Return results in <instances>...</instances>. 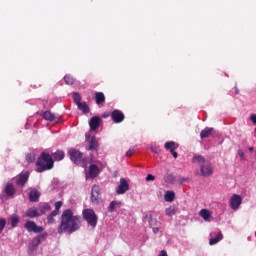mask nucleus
<instances>
[{
    "mask_svg": "<svg viewBox=\"0 0 256 256\" xmlns=\"http://www.w3.org/2000/svg\"><path fill=\"white\" fill-rule=\"evenodd\" d=\"M81 225V216L73 215V210L66 209L61 215V222L58 225V233L59 235H63V233L71 235L72 233L79 231Z\"/></svg>",
    "mask_w": 256,
    "mask_h": 256,
    "instance_id": "1",
    "label": "nucleus"
},
{
    "mask_svg": "<svg viewBox=\"0 0 256 256\" xmlns=\"http://www.w3.org/2000/svg\"><path fill=\"white\" fill-rule=\"evenodd\" d=\"M37 165V173H43L45 171H51L55 165V160H53V157L49 155L47 152H42L40 154V157L36 161Z\"/></svg>",
    "mask_w": 256,
    "mask_h": 256,
    "instance_id": "2",
    "label": "nucleus"
},
{
    "mask_svg": "<svg viewBox=\"0 0 256 256\" xmlns=\"http://www.w3.org/2000/svg\"><path fill=\"white\" fill-rule=\"evenodd\" d=\"M68 154L70 156L71 161H73L75 165H81L82 167H87V159L83 157V153H81V151L75 148H71L68 151Z\"/></svg>",
    "mask_w": 256,
    "mask_h": 256,
    "instance_id": "3",
    "label": "nucleus"
},
{
    "mask_svg": "<svg viewBox=\"0 0 256 256\" xmlns=\"http://www.w3.org/2000/svg\"><path fill=\"white\" fill-rule=\"evenodd\" d=\"M83 219L92 227L95 229L97 227V221H99V218L97 217V214H95V211L93 209H84L82 212Z\"/></svg>",
    "mask_w": 256,
    "mask_h": 256,
    "instance_id": "4",
    "label": "nucleus"
},
{
    "mask_svg": "<svg viewBox=\"0 0 256 256\" xmlns=\"http://www.w3.org/2000/svg\"><path fill=\"white\" fill-rule=\"evenodd\" d=\"M45 239H47V232H44V233L34 237L28 246V253L29 254L33 253V251H35V249H37L39 247V245H41V243H43V241H45Z\"/></svg>",
    "mask_w": 256,
    "mask_h": 256,
    "instance_id": "5",
    "label": "nucleus"
},
{
    "mask_svg": "<svg viewBox=\"0 0 256 256\" xmlns=\"http://www.w3.org/2000/svg\"><path fill=\"white\" fill-rule=\"evenodd\" d=\"M28 233H43V226H38L34 221H27L24 225Z\"/></svg>",
    "mask_w": 256,
    "mask_h": 256,
    "instance_id": "6",
    "label": "nucleus"
},
{
    "mask_svg": "<svg viewBox=\"0 0 256 256\" xmlns=\"http://www.w3.org/2000/svg\"><path fill=\"white\" fill-rule=\"evenodd\" d=\"M243 203V199L238 194H233L230 198V207L233 209V211H237L239 207H241V204Z\"/></svg>",
    "mask_w": 256,
    "mask_h": 256,
    "instance_id": "7",
    "label": "nucleus"
},
{
    "mask_svg": "<svg viewBox=\"0 0 256 256\" xmlns=\"http://www.w3.org/2000/svg\"><path fill=\"white\" fill-rule=\"evenodd\" d=\"M86 141L89 144L88 151H99V141L97 140V138H95V136H87Z\"/></svg>",
    "mask_w": 256,
    "mask_h": 256,
    "instance_id": "8",
    "label": "nucleus"
},
{
    "mask_svg": "<svg viewBox=\"0 0 256 256\" xmlns=\"http://www.w3.org/2000/svg\"><path fill=\"white\" fill-rule=\"evenodd\" d=\"M100 199H101V188H99V186L97 185L92 186L91 202L94 203V205H97Z\"/></svg>",
    "mask_w": 256,
    "mask_h": 256,
    "instance_id": "9",
    "label": "nucleus"
},
{
    "mask_svg": "<svg viewBox=\"0 0 256 256\" xmlns=\"http://www.w3.org/2000/svg\"><path fill=\"white\" fill-rule=\"evenodd\" d=\"M29 175H30L29 171L20 173L16 177V185H18V187H25V185L27 184V181H29Z\"/></svg>",
    "mask_w": 256,
    "mask_h": 256,
    "instance_id": "10",
    "label": "nucleus"
},
{
    "mask_svg": "<svg viewBox=\"0 0 256 256\" xmlns=\"http://www.w3.org/2000/svg\"><path fill=\"white\" fill-rule=\"evenodd\" d=\"M127 191H129V183H127L125 178H121L120 184L116 189V193L117 195H124V193H127Z\"/></svg>",
    "mask_w": 256,
    "mask_h": 256,
    "instance_id": "11",
    "label": "nucleus"
},
{
    "mask_svg": "<svg viewBox=\"0 0 256 256\" xmlns=\"http://www.w3.org/2000/svg\"><path fill=\"white\" fill-rule=\"evenodd\" d=\"M111 119L114 123H123L125 121V114L120 110H114L111 113Z\"/></svg>",
    "mask_w": 256,
    "mask_h": 256,
    "instance_id": "12",
    "label": "nucleus"
},
{
    "mask_svg": "<svg viewBox=\"0 0 256 256\" xmlns=\"http://www.w3.org/2000/svg\"><path fill=\"white\" fill-rule=\"evenodd\" d=\"M200 171L202 177H209V175H213V167L209 162H206L204 165L200 166Z\"/></svg>",
    "mask_w": 256,
    "mask_h": 256,
    "instance_id": "13",
    "label": "nucleus"
},
{
    "mask_svg": "<svg viewBox=\"0 0 256 256\" xmlns=\"http://www.w3.org/2000/svg\"><path fill=\"white\" fill-rule=\"evenodd\" d=\"M99 125H101V118L99 116H94L90 119L89 126L91 131H97Z\"/></svg>",
    "mask_w": 256,
    "mask_h": 256,
    "instance_id": "14",
    "label": "nucleus"
},
{
    "mask_svg": "<svg viewBox=\"0 0 256 256\" xmlns=\"http://www.w3.org/2000/svg\"><path fill=\"white\" fill-rule=\"evenodd\" d=\"M26 217L35 219V217H41V213L39 212V209L30 208L26 211Z\"/></svg>",
    "mask_w": 256,
    "mask_h": 256,
    "instance_id": "15",
    "label": "nucleus"
},
{
    "mask_svg": "<svg viewBox=\"0 0 256 256\" xmlns=\"http://www.w3.org/2000/svg\"><path fill=\"white\" fill-rule=\"evenodd\" d=\"M164 149L166 151H176V149H179V144L175 143L174 141H169L164 144Z\"/></svg>",
    "mask_w": 256,
    "mask_h": 256,
    "instance_id": "16",
    "label": "nucleus"
},
{
    "mask_svg": "<svg viewBox=\"0 0 256 256\" xmlns=\"http://www.w3.org/2000/svg\"><path fill=\"white\" fill-rule=\"evenodd\" d=\"M97 175H99V166L95 164L90 165L89 176L91 177V179H95Z\"/></svg>",
    "mask_w": 256,
    "mask_h": 256,
    "instance_id": "17",
    "label": "nucleus"
},
{
    "mask_svg": "<svg viewBox=\"0 0 256 256\" xmlns=\"http://www.w3.org/2000/svg\"><path fill=\"white\" fill-rule=\"evenodd\" d=\"M4 193H6L8 197H13V195L17 193V189H15V186H13V184H7L5 186Z\"/></svg>",
    "mask_w": 256,
    "mask_h": 256,
    "instance_id": "18",
    "label": "nucleus"
},
{
    "mask_svg": "<svg viewBox=\"0 0 256 256\" xmlns=\"http://www.w3.org/2000/svg\"><path fill=\"white\" fill-rule=\"evenodd\" d=\"M213 128L206 127L200 132L201 139H207L213 135Z\"/></svg>",
    "mask_w": 256,
    "mask_h": 256,
    "instance_id": "19",
    "label": "nucleus"
},
{
    "mask_svg": "<svg viewBox=\"0 0 256 256\" xmlns=\"http://www.w3.org/2000/svg\"><path fill=\"white\" fill-rule=\"evenodd\" d=\"M38 211L41 215H45L47 211H51V205L49 203H41L39 204Z\"/></svg>",
    "mask_w": 256,
    "mask_h": 256,
    "instance_id": "20",
    "label": "nucleus"
},
{
    "mask_svg": "<svg viewBox=\"0 0 256 256\" xmlns=\"http://www.w3.org/2000/svg\"><path fill=\"white\" fill-rule=\"evenodd\" d=\"M95 101L96 105H103L105 103V94L103 92H96Z\"/></svg>",
    "mask_w": 256,
    "mask_h": 256,
    "instance_id": "21",
    "label": "nucleus"
},
{
    "mask_svg": "<svg viewBox=\"0 0 256 256\" xmlns=\"http://www.w3.org/2000/svg\"><path fill=\"white\" fill-rule=\"evenodd\" d=\"M40 193L37 190H32L29 193V199L31 201V203H37V201H39V197H40Z\"/></svg>",
    "mask_w": 256,
    "mask_h": 256,
    "instance_id": "22",
    "label": "nucleus"
},
{
    "mask_svg": "<svg viewBox=\"0 0 256 256\" xmlns=\"http://www.w3.org/2000/svg\"><path fill=\"white\" fill-rule=\"evenodd\" d=\"M54 161H63L65 159V152L58 150L52 154Z\"/></svg>",
    "mask_w": 256,
    "mask_h": 256,
    "instance_id": "23",
    "label": "nucleus"
},
{
    "mask_svg": "<svg viewBox=\"0 0 256 256\" xmlns=\"http://www.w3.org/2000/svg\"><path fill=\"white\" fill-rule=\"evenodd\" d=\"M199 215L204 221H209V219H211V212L207 209L200 210Z\"/></svg>",
    "mask_w": 256,
    "mask_h": 256,
    "instance_id": "24",
    "label": "nucleus"
},
{
    "mask_svg": "<svg viewBox=\"0 0 256 256\" xmlns=\"http://www.w3.org/2000/svg\"><path fill=\"white\" fill-rule=\"evenodd\" d=\"M42 117L46 121H55V119H57V117H55V114L51 113V111L44 112Z\"/></svg>",
    "mask_w": 256,
    "mask_h": 256,
    "instance_id": "25",
    "label": "nucleus"
},
{
    "mask_svg": "<svg viewBox=\"0 0 256 256\" xmlns=\"http://www.w3.org/2000/svg\"><path fill=\"white\" fill-rule=\"evenodd\" d=\"M223 239V233L219 232L216 237L209 240V245H217L219 241Z\"/></svg>",
    "mask_w": 256,
    "mask_h": 256,
    "instance_id": "26",
    "label": "nucleus"
},
{
    "mask_svg": "<svg viewBox=\"0 0 256 256\" xmlns=\"http://www.w3.org/2000/svg\"><path fill=\"white\" fill-rule=\"evenodd\" d=\"M78 109L80 111H83V113L87 114L89 113V105H87V102H81L80 104L77 105Z\"/></svg>",
    "mask_w": 256,
    "mask_h": 256,
    "instance_id": "27",
    "label": "nucleus"
},
{
    "mask_svg": "<svg viewBox=\"0 0 256 256\" xmlns=\"http://www.w3.org/2000/svg\"><path fill=\"white\" fill-rule=\"evenodd\" d=\"M165 201H168L169 203L175 201V192L167 191L165 194Z\"/></svg>",
    "mask_w": 256,
    "mask_h": 256,
    "instance_id": "28",
    "label": "nucleus"
},
{
    "mask_svg": "<svg viewBox=\"0 0 256 256\" xmlns=\"http://www.w3.org/2000/svg\"><path fill=\"white\" fill-rule=\"evenodd\" d=\"M165 213L168 217H173L177 213V208L175 206H170L165 210Z\"/></svg>",
    "mask_w": 256,
    "mask_h": 256,
    "instance_id": "29",
    "label": "nucleus"
},
{
    "mask_svg": "<svg viewBox=\"0 0 256 256\" xmlns=\"http://www.w3.org/2000/svg\"><path fill=\"white\" fill-rule=\"evenodd\" d=\"M193 161H194V163H198L200 165V167L207 163L205 161V158H203V156H196V157L193 158Z\"/></svg>",
    "mask_w": 256,
    "mask_h": 256,
    "instance_id": "30",
    "label": "nucleus"
},
{
    "mask_svg": "<svg viewBox=\"0 0 256 256\" xmlns=\"http://www.w3.org/2000/svg\"><path fill=\"white\" fill-rule=\"evenodd\" d=\"M64 81H65L66 85H73V83H75V78H73V76H71V75H65Z\"/></svg>",
    "mask_w": 256,
    "mask_h": 256,
    "instance_id": "31",
    "label": "nucleus"
},
{
    "mask_svg": "<svg viewBox=\"0 0 256 256\" xmlns=\"http://www.w3.org/2000/svg\"><path fill=\"white\" fill-rule=\"evenodd\" d=\"M10 223H11V227H12V228L17 227V225H19V217H17V216H11V217H10Z\"/></svg>",
    "mask_w": 256,
    "mask_h": 256,
    "instance_id": "32",
    "label": "nucleus"
},
{
    "mask_svg": "<svg viewBox=\"0 0 256 256\" xmlns=\"http://www.w3.org/2000/svg\"><path fill=\"white\" fill-rule=\"evenodd\" d=\"M73 101L76 105H79L81 103V95L77 92L73 93Z\"/></svg>",
    "mask_w": 256,
    "mask_h": 256,
    "instance_id": "33",
    "label": "nucleus"
},
{
    "mask_svg": "<svg viewBox=\"0 0 256 256\" xmlns=\"http://www.w3.org/2000/svg\"><path fill=\"white\" fill-rule=\"evenodd\" d=\"M117 205H119V202L112 201L108 208L109 213H113L115 211V208L117 207Z\"/></svg>",
    "mask_w": 256,
    "mask_h": 256,
    "instance_id": "34",
    "label": "nucleus"
},
{
    "mask_svg": "<svg viewBox=\"0 0 256 256\" xmlns=\"http://www.w3.org/2000/svg\"><path fill=\"white\" fill-rule=\"evenodd\" d=\"M26 161H27V163H34L35 162V154L28 153L26 155Z\"/></svg>",
    "mask_w": 256,
    "mask_h": 256,
    "instance_id": "35",
    "label": "nucleus"
},
{
    "mask_svg": "<svg viewBox=\"0 0 256 256\" xmlns=\"http://www.w3.org/2000/svg\"><path fill=\"white\" fill-rule=\"evenodd\" d=\"M7 225V220L5 218L0 219V233L3 232V229H5V226Z\"/></svg>",
    "mask_w": 256,
    "mask_h": 256,
    "instance_id": "36",
    "label": "nucleus"
},
{
    "mask_svg": "<svg viewBox=\"0 0 256 256\" xmlns=\"http://www.w3.org/2000/svg\"><path fill=\"white\" fill-rule=\"evenodd\" d=\"M47 221L50 225H53V223H55V217H53L51 214L48 215L47 217Z\"/></svg>",
    "mask_w": 256,
    "mask_h": 256,
    "instance_id": "37",
    "label": "nucleus"
},
{
    "mask_svg": "<svg viewBox=\"0 0 256 256\" xmlns=\"http://www.w3.org/2000/svg\"><path fill=\"white\" fill-rule=\"evenodd\" d=\"M62 205H63V202H61V201L56 202L55 203V211L59 212V209H61Z\"/></svg>",
    "mask_w": 256,
    "mask_h": 256,
    "instance_id": "38",
    "label": "nucleus"
},
{
    "mask_svg": "<svg viewBox=\"0 0 256 256\" xmlns=\"http://www.w3.org/2000/svg\"><path fill=\"white\" fill-rule=\"evenodd\" d=\"M133 153H135V150L134 149H129L126 152V157H133Z\"/></svg>",
    "mask_w": 256,
    "mask_h": 256,
    "instance_id": "39",
    "label": "nucleus"
},
{
    "mask_svg": "<svg viewBox=\"0 0 256 256\" xmlns=\"http://www.w3.org/2000/svg\"><path fill=\"white\" fill-rule=\"evenodd\" d=\"M146 181H155V176H153V174H148L146 176Z\"/></svg>",
    "mask_w": 256,
    "mask_h": 256,
    "instance_id": "40",
    "label": "nucleus"
},
{
    "mask_svg": "<svg viewBox=\"0 0 256 256\" xmlns=\"http://www.w3.org/2000/svg\"><path fill=\"white\" fill-rule=\"evenodd\" d=\"M149 224H150L151 226L157 225V220H156V219H153L152 217H150V218H149Z\"/></svg>",
    "mask_w": 256,
    "mask_h": 256,
    "instance_id": "41",
    "label": "nucleus"
},
{
    "mask_svg": "<svg viewBox=\"0 0 256 256\" xmlns=\"http://www.w3.org/2000/svg\"><path fill=\"white\" fill-rule=\"evenodd\" d=\"M170 153H171L172 157H174V159H177V157H179V154L175 150H172Z\"/></svg>",
    "mask_w": 256,
    "mask_h": 256,
    "instance_id": "42",
    "label": "nucleus"
},
{
    "mask_svg": "<svg viewBox=\"0 0 256 256\" xmlns=\"http://www.w3.org/2000/svg\"><path fill=\"white\" fill-rule=\"evenodd\" d=\"M250 119H251L252 123H254V125H256V114H252L250 116Z\"/></svg>",
    "mask_w": 256,
    "mask_h": 256,
    "instance_id": "43",
    "label": "nucleus"
},
{
    "mask_svg": "<svg viewBox=\"0 0 256 256\" xmlns=\"http://www.w3.org/2000/svg\"><path fill=\"white\" fill-rule=\"evenodd\" d=\"M50 215H51L52 217H57V215H59V211H58V210H53V211L50 213Z\"/></svg>",
    "mask_w": 256,
    "mask_h": 256,
    "instance_id": "44",
    "label": "nucleus"
},
{
    "mask_svg": "<svg viewBox=\"0 0 256 256\" xmlns=\"http://www.w3.org/2000/svg\"><path fill=\"white\" fill-rule=\"evenodd\" d=\"M152 153H159V148L157 147H151Z\"/></svg>",
    "mask_w": 256,
    "mask_h": 256,
    "instance_id": "45",
    "label": "nucleus"
},
{
    "mask_svg": "<svg viewBox=\"0 0 256 256\" xmlns=\"http://www.w3.org/2000/svg\"><path fill=\"white\" fill-rule=\"evenodd\" d=\"M185 181H189V178H182L180 179V185H183Z\"/></svg>",
    "mask_w": 256,
    "mask_h": 256,
    "instance_id": "46",
    "label": "nucleus"
},
{
    "mask_svg": "<svg viewBox=\"0 0 256 256\" xmlns=\"http://www.w3.org/2000/svg\"><path fill=\"white\" fill-rule=\"evenodd\" d=\"M159 256H168V255H167V251L162 250V251L160 252V255H159Z\"/></svg>",
    "mask_w": 256,
    "mask_h": 256,
    "instance_id": "47",
    "label": "nucleus"
},
{
    "mask_svg": "<svg viewBox=\"0 0 256 256\" xmlns=\"http://www.w3.org/2000/svg\"><path fill=\"white\" fill-rule=\"evenodd\" d=\"M239 155H240L241 159H245V153L244 152H239Z\"/></svg>",
    "mask_w": 256,
    "mask_h": 256,
    "instance_id": "48",
    "label": "nucleus"
},
{
    "mask_svg": "<svg viewBox=\"0 0 256 256\" xmlns=\"http://www.w3.org/2000/svg\"><path fill=\"white\" fill-rule=\"evenodd\" d=\"M152 231H153V233L157 234L159 232V228H157V227L153 228Z\"/></svg>",
    "mask_w": 256,
    "mask_h": 256,
    "instance_id": "49",
    "label": "nucleus"
},
{
    "mask_svg": "<svg viewBox=\"0 0 256 256\" xmlns=\"http://www.w3.org/2000/svg\"><path fill=\"white\" fill-rule=\"evenodd\" d=\"M235 93H236V95H239V89L236 88Z\"/></svg>",
    "mask_w": 256,
    "mask_h": 256,
    "instance_id": "50",
    "label": "nucleus"
},
{
    "mask_svg": "<svg viewBox=\"0 0 256 256\" xmlns=\"http://www.w3.org/2000/svg\"><path fill=\"white\" fill-rule=\"evenodd\" d=\"M248 149H249V151H254L255 148L249 147Z\"/></svg>",
    "mask_w": 256,
    "mask_h": 256,
    "instance_id": "51",
    "label": "nucleus"
},
{
    "mask_svg": "<svg viewBox=\"0 0 256 256\" xmlns=\"http://www.w3.org/2000/svg\"><path fill=\"white\" fill-rule=\"evenodd\" d=\"M0 199H3V196H2V195H0Z\"/></svg>",
    "mask_w": 256,
    "mask_h": 256,
    "instance_id": "52",
    "label": "nucleus"
}]
</instances>
